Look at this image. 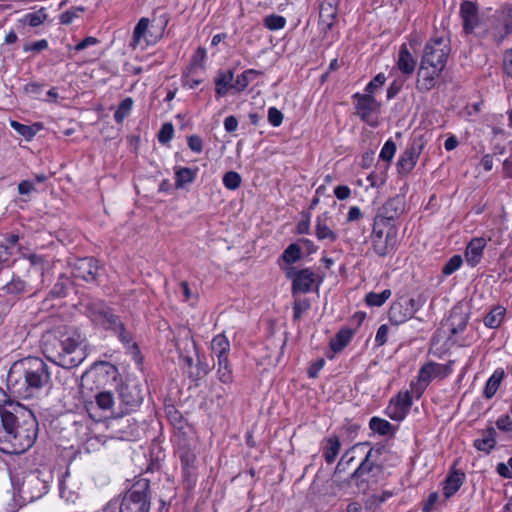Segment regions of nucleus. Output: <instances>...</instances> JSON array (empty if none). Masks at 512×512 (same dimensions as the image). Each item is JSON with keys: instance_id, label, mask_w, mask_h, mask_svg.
I'll use <instances>...</instances> for the list:
<instances>
[{"instance_id": "obj_1", "label": "nucleus", "mask_w": 512, "mask_h": 512, "mask_svg": "<svg viewBox=\"0 0 512 512\" xmlns=\"http://www.w3.org/2000/svg\"><path fill=\"white\" fill-rule=\"evenodd\" d=\"M38 435V421L33 412L17 402L2 410L0 451L20 454L33 446Z\"/></svg>"}, {"instance_id": "obj_2", "label": "nucleus", "mask_w": 512, "mask_h": 512, "mask_svg": "<svg viewBox=\"0 0 512 512\" xmlns=\"http://www.w3.org/2000/svg\"><path fill=\"white\" fill-rule=\"evenodd\" d=\"M42 351L51 362L63 367L74 368L86 358L84 337L75 327H59L44 334Z\"/></svg>"}, {"instance_id": "obj_3", "label": "nucleus", "mask_w": 512, "mask_h": 512, "mask_svg": "<svg viewBox=\"0 0 512 512\" xmlns=\"http://www.w3.org/2000/svg\"><path fill=\"white\" fill-rule=\"evenodd\" d=\"M51 382L48 365L38 357H26L15 361L7 375V386L12 394L29 399Z\"/></svg>"}, {"instance_id": "obj_4", "label": "nucleus", "mask_w": 512, "mask_h": 512, "mask_svg": "<svg viewBox=\"0 0 512 512\" xmlns=\"http://www.w3.org/2000/svg\"><path fill=\"white\" fill-rule=\"evenodd\" d=\"M150 481L147 478L137 479L123 495L119 512H149Z\"/></svg>"}, {"instance_id": "obj_5", "label": "nucleus", "mask_w": 512, "mask_h": 512, "mask_svg": "<svg viewBox=\"0 0 512 512\" xmlns=\"http://www.w3.org/2000/svg\"><path fill=\"white\" fill-rule=\"evenodd\" d=\"M454 361L450 360L446 364L429 361L421 366L416 380L410 382V388L416 399H419L428 385L434 378L445 379L453 372Z\"/></svg>"}, {"instance_id": "obj_6", "label": "nucleus", "mask_w": 512, "mask_h": 512, "mask_svg": "<svg viewBox=\"0 0 512 512\" xmlns=\"http://www.w3.org/2000/svg\"><path fill=\"white\" fill-rule=\"evenodd\" d=\"M282 270L287 279L292 282L291 291L293 296L311 292L313 287L316 286L318 288L322 281L310 267L298 269L294 266H287L282 268Z\"/></svg>"}, {"instance_id": "obj_7", "label": "nucleus", "mask_w": 512, "mask_h": 512, "mask_svg": "<svg viewBox=\"0 0 512 512\" xmlns=\"http://www.w3.org/2000/svg\"><path fill=\"white\" fill-rule=\"evenodd\" d=\"M451 52L450 42L442 36L432 37L423 50L420 63L445 69Z\"/></svg>"}, {"instance_id": "obj_8", "label": "nucleus", "mask_w": 512, "mask_h": 512, "mask_svg": "<svg viewBox=\"0 0 512 512\" xmlns=\"http://www.w3.org/2000/svg\"><path fill=\"white\" fill-rule=\"evenodd\" d=\"M397 233L396 226H388L385 224L377 225L373 222V229L371 233V245L373 251L379 257H386L396 249L397 246Z\"/></svg>"}, {"instance_id": "obj_9", "label": "nucleus", "mask_w": 512, "mask_h": 512, "mask_svg": "<svg viewBox=\"0 0 512 512\" xmlns=\"http://www.w3.org/2000/svg\"><path fill=\"white\" fill-rule=\"evenodd\" d=\"M85 313L96 325L105 329L120 325V319L114 315L111 309L101 300H90L85 304Z\"/></svg>"}, {"instance_id": "obj_10", "label": "nucleus", "mask_w": 512, "mask_h": 512, "mask_svg": "<svg viewBox=\"0 0 512 512\" xmlns=\"http://www.w3.org/2000/svg\"><path fill=\"white\" fill-rule=\"evenodd\" d=\"M356 100L355 109L359 118L371 127H376L378 121L373 117V113L379 111L380 103L373 95L367 93L361 94L359 92L352 96Z\"/></svg>"}, {"instance_id": "obj_11", "label": "nucleus", "mask_w": 512, "mask_h": 512, "mask_svg": "<svg viewBox=\"0 0 512 512\" xmlns=\"http://www.w3.org/2000/svg\"><path fill=\"white\" fill-rule=\"evenodd\" d=\"M423 149L424 142L421 138L412 139L397 161L398 172L409 174L416 166Z\"/></svg>"}, {"instance_id": "obj_12", "label": "nucleus", "mask_w": 512, "mask_h": 512, "mask_svg": "<svg viewBox=\"0 0 512 512\" xmlns=\"http://www.w3.org/2000/svg\"><path fill=\"white\" fill-rule=\"evenodd\" d=\"M405 210V199L403 196L396 195L390 199H388L383 206L380 208L379 212L374 218V221L377 222V225L385 224L388 226H395L392 224V221L397 219Z\"/></svg>"}, {"instance_id": "obj_13", "label": "nucleus", "mask_w": 512, "mask_h": 512, "mask_svg": "<svg viewBox=\"0 0 512 512\" xmlns=\"http://www.w3.org/2000/svg\"><path fill=\"white\" fill-rule=\"evenodd\" d=\"M496 23L492 27L495 41L500 44L512 33V5L505 4L495 14Z\"/></svg>"}, {"instance_id": "obj_14", "label": "nucleus", "mask_w": 512, "mask_h": 512, "mask_svg": "<svg viewBox=\"0 0 512 512\" xmlns=\"http://www.w3.org/2000/svg\"><path fill=\"white\" fill-rule=\"evenodd\" d=\"M444 69L442 68H434L429 65L420 63L418 72H417V82L416 88L420 92H428L433 89L438 79L440 78Z\"/></svg>"}, {"instance_id": "obj_15", "label": "nucleus", "mask_w": 512, "mask_h": 512, "mask_svg": "<svg viewBox=\"0 0 512 512\" xmlns=\"http://www.w3.org/2000/svg\"><path fill=\"white\" fill-rule=\"evenodd\" d=\"M469 315L461 308L455 307L451 310L448 318L443 323L449 332V339L457 342V336L464 332L467 327Z\"/></svg>"}, {"instance_id": "obj_16", "label": "nucleus", "mask_w": 512, "mask_h": 512, "mask_svg": "<svg viewBox=\"0 0 512 512\" xmlns=\"http://www.w3.org/2000/svg\"><path fill=\"white\" fill-rule=\"evenodd\" d=\"M107 427L110 429L113 437L121 440H129L134 436V432L136 430L135 424L132 423V420L124 416L112 417L108 421Z\"/></svg>"}, {"instance_id": "obj_17", "label": "nucleus", "mask_w": 512, "mask_h": 512, "mask_svg": "<svg viewBox=\"0 0 512 512\" xmlns=\"http://www.w3.org/2000/svg\"><path fill=\"white\" fill-rule=\"evenodd\" d=\"M184 347H191L193 354H195L197 358V363L195 365V370H189L188 376L193 381H198L204 378L211 370L209 363L205 360V358L200 357L198 354L197 346L195 341L189 336V333L186 332L185 337L182 339Z\"/></svg>"}, {"instance_id": "obj_18", "label": "nucleus", "mask_w": 512, "mask_h": 512, "mask_svg": "<svg viewBox=\"0 0 512 512\" xmlns=\"http://www.w3.org/2000/svg\"><path fill=\"white\" fill-rule=\"evenodd\" d=\"M73 275L75 278L82 279L86 282H94L98 275L96 260L92 257L76 260L73 267Z\"/></svg>"}, {"instance_id": "obj_19", "label": "nucleus", "mask_w": 512, "mask_h": 512, "mask_svg": "<svg viewBox=\"0 0 512 512\" xmlns=\"http://www.w3.org/2000/svg\"><path fill=\"white\" fill-rule=\"evenodd\" d=\"M460 17L463 23V31L466 34L474 32L479 25L478 6L469 0H464L460 5Z\"/></svg>"}, {"instance_id": "obj_20", "label": "nucleus", "mask_w": 512, "mask_h": 512, "mask_svg": "<svg viewBox=\"0 0 512 512\" xmlns=\"http://www.w3.org/2000/svg\"><path fill=\"white\" fill-rule=\"evenodd\" d=\"M382 447H372L367 452L365 458L362 460L360 465L351 474V479L364 481V476L372 473L375 468L379 469L376 465V460L382 453Z\"/></svg>"}, {"instance_id": "obj_21", "label": "nucleus", "mask_w": 512, "mask_h": 512, "mask_svg": "<svg viewBox=\"0 0 512 512\" xmlns=\"http://www.w3.org/2000/svg\"><path fill=\"white\" fill-rule=\"evenodd\" d=\"M119 399L121 404L124 405L122 413H129L140 405L143 397L136 385L124 384L120 387Z\"/></svg>"}, {"instance_id": "obj_22", "label": "nucleus", "mask_w": 512, "mask_h": 512, "mask_svg": "<svg viewBox=\"0 0 512 512\" xmlns=\"http://www.w3.org/2000/svg\"><path fill=\"white\" fill-rule=\"evenodd\" d=\"M338 9L331 2H324L320 5L319 27L323 34H328L337 22Z\"/></svg>"}, {"instance_id": "obj_23", "label": "nucleus", "mask_w": 512, "mask_h": 512, "mask_svg": "<svg viewBox=\"0 0 512 512\" xmlns=\"http://www.w3.org/2000/svg\"><path fill=\"white\" fill-rule=\"evenodd\" d=\"M46 486L35 476L28 477L24 480L19 489L20 494L27 501H33L40 498L45 493Z\"/></svg>"}, {"instance_id": "obj_24", "label": "nucleus", "mask_w": 512, "mask_h": 512, "mask_svg": "<svg viewBox=\"0 0 512 512\" xmlns=\"http://www.w3.org/2000/svg\"><path fill=\"white\" fill-rule=\"evenodd\" d=\"M465 481V474L461 470H451L443 482V495L446 499L451 498L461 488Z\"/></svg>"}, {"instance_id": "obj_25", "label": "nucleus", "mask_w": 512, "mask_h": 512, "mask_svg": "<svg viewBox=\"0 0 512 512\" xmlns=\"http://www.w3.org/2000/svg\"><path fill=\"white\" fill-rule=\"evenodd\" d=\"M486 244V240L483 237H475L468 243L465 250V258L471 267H475L480 262Z\"/></svg>"}, {"instance_id": "obj_26", "label": "nucleus", "mask_w": 512, "mask_h": 512, "mask_svg": "<svg viewBox=\"0 0 512 512\" xmlns=\"http://www.w3.org/2000/svg\"><path fill=\"white\" fill-rule=\"evenodd\" d=\"M174 441L178 446V454L183 466V470L185 473H190L194 470L196 455L190 446L185 442V440L182 442L178 435H175Z\"/></svg>"}, {"instance_id": "obj_27", "label": "nucleus", "mask_w": 512, "mask_h": 512, "mask_svg": "<svg viewBox=\"0 0 512 512\" xmlns=\"http://www.w3.org/2000/svg\"><path fill=\"white\" fill-rule=\"evenodd\" d=\"M396 66L402 74L407 76H411L415 71L416 60L414 59L406 44H402L400 46Z\"/></svg>"}, {"instance_id": "obj_28", "label": "nucleus", "mask_w": 512, "mask_h": 512, "mask_svg": "<svg viewBox=\"0 0 512 512\" xmlns=\"http://www.w3.org/2000/svg\"><path fill=\"white\" fill-rule=\"evenodd\" d=\"M389 320L394 325H400L405 323L407 320L411 319L412 316L407 309V305L404 301L399 299L394 302L388 311Z\"/></svg>"}, {"instance_id": "obj_29", "label": "nucleus", "mask_w": 512, "mask_h": 512, "mask_svg": "<svg viewBox=\"0 0 512 512\" xmlns=\"http://www.w3.org/2000/svg\"><path fill=\"white\" fill-rule=\"evenodd\" d=\"M323 216L327 218L328 212L317 216L315 220V236L319 241H328L329 243H334L338 239V235L326 224Z\"/></svg>"}, {"instance_id": "obj_30", "label": "nucleus", "mask_w": 512, "mask_h": 512, "mask_svg": "<svg viewBox=\"0 0 512 512\" xmlns=\"http://www.w3.org/2000/svg\"><path fill=\"white\" fill-rule=\"evenodd\" d=\"M482 438L475 439L473 446L481 452L489 454L496 446L497 432L493 427H488L482 431Z\"/></svg>"}, {"instance_id": "obj_31", "label": "nucleus", "mask_w": 512, "mask_h": 512, "mask_svg": "<svg viewBox=\"0 0 512 512\" xmlns=\"http://www.w3.org/2000/svg\"><path fill=\"white\" fill-rule=\"evenodd\" d=\"M28 291L27 283L19 276L13 275L11 280L0 288L1 296L18 297Z\"/></svg>"}, {"instance_id": "obj_32", "label": "nucleus", "mask_w": 512, "mask_h": 512, "mask_svg": "<svg viewBox=\"0 0 512 512\" xmlns=\"http://www.w3.org/2000/svg\"><path fill=\"white\" fill-rule=\"evenodd\" d=\"M149 19L141 18L137 25L134 28L133 37H132V46L144 48L151 44V41L147 38L148 27H149Z\"/></svg>"}, {"instance_id": "obj_33", "label": "nucleus", "mask_w": 512, "mask_h": 512, "mask_svg": "<svg viewBox=\"0 0 512 512\" xmlns=\"http://www.w3.org/2000/svg\"><path fill=\"white\" fill-rule=\"evenodd\" d=\"M505 377V371L503 368H497L493 374L488 378L485 383L483 396L486 399H491L498 391L501 382Z\"/></svg>"}, {"instance_id": "obj_34", "label": "nucleus", "mask_w": 512, "mask_h": 512, "mask_svg": "<svg viewBox=\"0 0 512 512\" xmlns=\"http://www.w3.org/2000/svg\"><path fill=\"white\" fill-rule=\"evenodd\" d=\"M354 331L350 328L340 329L330 341V348L334 353L341 352L352 340Z\"/></svg>"}, {"instance_id": "obj_35", "label": "nucleus", "mask_w": 512, "mask_h": 512, "mask_svg": "<svg viewBox=\"0 0 512 512\" xmlns=\"http://www.w3.org/2000/svg\"><path fill=\"white\" fill-rule=\"evenodd\" d=\"M212 353L217 357V360L228 359L230 352V342L223 334L216 335L211 341Z\"/></svg>"}, {"instance_id": "obj_36", "label": "nucleus", "mask_w": 512, "mask_h": 512, "mask_svg": "<svg viewBox=\"0 0 512 512\" xmlns=\"http://www.w3.org/2000/svg\"><path fill=\"white\" fill-rule=\"evenodd\" d=\"M341 443L337 436H331L326 439V445L323 451V457L327 464H332L340 451Z\"/></svg>"}, {"instance_id": "obj_37", "label": "nucleus", "mask_w": 512, "mask_h": 512, "mask_svg": "<svg viewBox=\"0 0 512 512\" xmlns=\"http://www.w3.org/2000/svg\"><path fill=\"white\" fill-rule=\"evenodd\" d=\"M198 169H191L187 167H179L175 170V186L176 188H183L185 185L192 183L197 175Z\"/></svg>"}, {"instance_id": "obj_38", "label": "nucleus", "mask_w": 512, "mask_h": 512, "mask_svg": "<svg viewBox=\"0 0 512 512\" xmlns=\"http://www.w3.org/2000/svg\"><path fill=\"white\" fill-rule=\"evenodd\" d=\"M10 126L26 140L30 141L42 129L41 123H34L32 125H25L15 120L10 121Z\"/></svg>"}, {"instance_id": "obj_39", "label": "nucleus", "mask_w": 512, "mask_h": 512, "mask_svg": "<svg viewBox=\"0 0 512 512\" xmlns=\"http://www.w3.org/2000/svg\"><path fill=\"white\" fill-rule=\"evenodd\" d=\"M506 309L502 306H495L484 317V324L486 327L495 329L498 328L503 322Z\"/></svg>"}, {"instance_id": "obj_40", "label": "nucleus", "mask_w": 512, "mask_h": 512, "mask_svg": "<svg viewBox=\"0 0 512 512\" xmlns=\"http://www.w3.org/2000/svg\"><path fill=\"white\" fill-rule=\"evenodd\" d=\"M259 74L260 71L255 69H247L239 74L234 81L233 92L240 93L244 91L253 80V77L258 76Z\"/></svg>"}, {"instance_id": "obj_41", "label": "nucleus", "mask_w": 512, "mask_h": 512, "mask_svg": "<svg viewBox=\"0 0 512 512\" xmlns=\"http://www.w3.org/2000/svg\"><path fill=\"white\" fill-rule=\"evenodd\" d=\"M302 257V249L299 243H291L283 251L281 260L288 266H293Z\"/></svg>"}, {"instance_id": "obj_42", "label": "nucleus", "mask_w": 512, "mask_h": 512, "mask_svg": "<svg viewBox=\"0 0 512 512\" xmlns=\"http://www.w3.org/2000/svg\"><path fill=\"white\" fill-rule=\"evenodd\" d=\"M369 427L373 432L378 433L381 436H387L394 433L393 425L389 421L379 417H372L369 421Z\"/></svg>"}, {"instance_id": "obj_43", "label": "nucleus", "mask_w": 512, "mask_h": 512, "mask_svg": "<svg viewBox=\"0 0 512 512\" xmlns=\"http://www.w3.org/2000/svg\"><path fill=\"white\" fill-rule=\"evenodd\" d=\"M217 378L223 384L233 382V372L229 359L218 360Z\"/></svg>"}, {"instance_id": "obj_44", "label": "nucleus", "mask_w": 512, "mask_h": 512, "mask_svg": "<svg viewBox=\"0 0 512 512\" xmlns=\"http://www.w3.org/2000/svg\"><path fill=\"white\" fill-rule=\"evenodd\" d=\"M207 60V50L204 47H198L190 58V71L194 72L199 69L205 68V63Z\"/></svg>"}, {"instance_id": "obj_45", "label": "nucleus", "mask_w": 512, "mask_h": 512, "mask_svg": "<svg viewBox=\"0 0 512 512\" xmlns=\"http://www.w3.org/2000/svg\"><path fill=\"white\" fill-rule=\"evenodd\" d=\"M392 496L391 492L385 491L381 494H372L365 501V508L370 512H375L388 498Z\"/></svg>"}, {"instance_id": "obj_46", "label": "nucleus", "mask_w": 512, "mask_h": 512, "mask_svg": "<svg viewBox=\"0 0 512 512\" xmlns=\"http://www.w3.org/2000/svg\"><path fill=\"white\" fill-rule=\"evenodd\" d=\"M391 296V290L385 289L381 293L370 292L366 295L365 302L368 306L380 307Z\"/></svg>"}, {"instance_id": "obj_47", "label": "nucleus", "mask_w": 512, "mask_h": 512, "mask_svg": "<svg viewBox=\"0 0 512 512\" xmlns=\"http://www.w3.org/2000/svg\"><path fill=\"white\" fill-rule=\"evenodd\" d=\"M96 406L103 411H110L114 406V396L109 391H103L95 396Z\"/></svg>"}, {"instance_id": "obj_48", "label": "nucleus", "mask_w": 512, "mask_h": 512, "mask_svg": "<svg viewBox=\"0 0 512 512\" xmlns=\"http://www.w3.org/2000/svg\"><path fill=\"white\" fill-rule=\"evenodd\" d=\"M181 344H183V342H176L175 343V346L179 352V356L180 358L182 359L183 361V368L184 370L188 373L189 370H195V366H194V356L195 354H193V351H192V348L191 347H186L187 348V351L186 353L184 354L183 351H182V348H181Z\"/></svg>"}, {"instance_id": "obj_49", "label": "nucleus", "mask_w": 512, "mask_h": 512, "mask_svg": "<svg viewBox=\"0 0 512 512\" xmlns=\"http://www.w3.org/2000/svg\"><path fill=\"white\" fill-rule=\"evenodd\" d=\"M133 106V100L130 97L125 98L118 105L115 113L114 119L117 123H122L123 120L130 114Z\"/></svg>"}, {"instance_id": "obj_50", "label": "nucleus", "mask_w": 512, "mask_h": 512, "mask_svg": "<svg viewBox=\"0 0 512 512\" xmlns=\"http://www.w3.org/2000/svg\"><path fill=\"white\" fill-rule=\"evenodd\" d=\"M286 22L287 21L285 17L277 14L267 15L263 20L264 26L271 31L283 29L286 25Z\"/></svg>"}, {"instance_id": "obj_51", "label": "nucleus", "mask_w": 512, "mask_h": 512, "mask_svg": "<svg viewBox=\"0 0 512 512\" xmlns=\"http://www.w3.org/2000/svg\"><path fill=\"white\" fill-rule=\"evenodd\" d=\"M223 185L228 190H237L242 183L241 175L235 171H228L223 176Z\"/></svg>"}, {"instance_id": "obj_52", "label": "nucleus", "mask_w": 512, "mask_h": 512, "mask_svg": "<svg viewBox=\"0 0 512 512\" xmlns=\"http://www.w3.org/2000/svg\"><path fill=\"white\" fill-rule=\"evenodd\" d=\"M413 397H415L412 391L399 392L395 398H392L391 401L395 402L397 406L404 409L409 413L410 408L413 403Z\"/></svg>"}, {"instance_id": "obj_53", "label": "nucleus", "mask_w": 512, "mask_h": 512, "mask_svg": "<svg viewBox=\"0 0 512 512\" xmlns=\"http://www.w3.org/2000/svg\"><path fill=\"white\" fill-rule=\"evenodd\" d=\"M385 414L390 419L400 422L406 418V416L408 415V412H406L404 409L397 406L395 404V402H392L390 400V402L385 410Z\"/></svg>"}, {"instance_id": "obj_54", "label": "nucleus", "mask_w": 512, "mask_h": 512, "mask_svg": "<svg viewBox=\"0 0 512 512\" xmlns=\"http://www.w3.org/2000/svg\"><path fill=\"white\" fill-rule=\"evenodd\" d=\"M310 301L306 298L296 299L293 303V320L300 321L302 315L310 309Z\"/></svg>"}, {"instance_id": "obj_55", "label": "nucleus", "mask_w": 512, "mask_h": 512, "mask_svg": "<svg viewBox=\"0 0 512 512\" xmlns=\"http://www.w3.org/2000/svg\"><path fill=\"white\" fill-rule=\"evenodd\" d=\"M234 70H219L217 73V76L214 79L215 85H227L231 87V90L233 91V84H234Z\"/></svg>"}, {"instance_id": "obj_56", "label": "nucleus", "mask_w": 512, "mask_h": 512, "mask_svg": "<svg viewBox=\"0 0 512 512\" xmlns=\"http://www.w3.org/2000/svg\"><path fill=\"white\" fill-rule=\"evenodd\" d=\"M463 259L460 255H453L442 267V274L450 276L456 272L462 265Z\"/></svg>"}, {"instance_id": "obj_57", "label": "nucleus", "mask_w": 512, "mask_h": 512, "mask_svg": "<svg viewBox=\"0 0 512 512\" xmlns=\"http://www.w3.org/2000/svg\"><path fill=\"white\" fill-rule=\"evenodd\" d=\"M107 330H112L114 331L115 333L118 334V337L120 339V341L126 345L127 347L131 346L133 347L134 349L137 348L136 344L132 342V337L131 335L125 330L124 328V325L122 323V321L120 320V325L119 326H116V327H109Z\"/></svg>"}, {"instance_id": "obj_58", "label": "nucleus", "mask_w": 512, "mask_h": 512, "mask_svg": "<svg viewBox=\"0 0 512 512\" xmlns=\"http://www.w3.org/2000/svg\"><path fill=\"white\" fill-rule=\"evenodd\" d=\"M46 13L42 10L28 13L24 16L23 22L31 27H37L46 20Z\"/></svg>"}, {"instance_id": "obj_59", "label": "nucleus", "mask_w": 512, "mask_h": 512, "mask_svg": "<svg viewBox=\"0 0 512 512\" xmlns=\"http://www.w3.org/2000/svg\"><path fill=\"white\" fill-rule=\"evenodd\" d=\"M396 152V144L393 140H387L381 148L379 158L387 163H390Z\"/></svg>"}, {"instance_id": "obj_60", "label": "nucleus", "mask_w": 512, "mask_h": 512, "mask_svg": "<svg viewBox=\"0 0 512 512\" xmlns=\"http://www.w3.org/2000/svg\"><path fill=\"white\" fill-rule=\"evenodd\" d=\"M402 300L407 305V309L412 317L423 307L425 303V298L422 295H418L417 297L413 298H402Z\"/></svg>"}, {"instance_id": "obj_61", "label": "nucleus", "mask_w": 512, "mask_h": 512, "mask_svg": "<svg viewBox=\"0 0 512 512\" xmlns=\"http://www.w3.org/2000/svg\"><path fill=\"white\" fill-rule=\"evenodd\" d=\"M69 284H70L69 278L64 275H61L59 277L58 281L55 283L53 289L51 290V294L56 297L65 296Z\"/></svg>"}, {"instance_id": "obj_62", "label": "nucleus", "mask_w": 512, "mask_h": 512, "mask_svg": "<svg viewBox=\"0 0 512 512\" xmlns=\"http://www.w3.org/2000/svg\"><path fill=\"white\" fill-rule=\"evenodd\" d=\"M84 12L83 7H74L60 15L61 24L69 25Z\"/></svg>"}, {"instance_id": "obj_63", "label": "nucleus", "mask_w": 512, "mask_h": 512, "mask_svg": "<svg viewBox=\"0 0 512 512\" xmlns=\"http://www.w3.org/2000/svg\"><path fill=\"white\" fill-rule=\"evenodd\" d=\"M386 81L384 73H378L367 85L365 92L372 95L378 88L382 87Z\"/></svg>"}, {"instance_id": "obj_64", "label": "nucleus", "mask_w": 512, "mask_h": 512, "mask_svg": "<svg viewBox=\"0 0 512 512\" xmlns=\"http://www.w3.org/2000/svg\"><path fill=\"white\" fill-rule=\"evenodd\" d=\"M497 473L506 479H512V457L509 458L508 463H498L496 466Z\"/></svg>"}]
</instances>
